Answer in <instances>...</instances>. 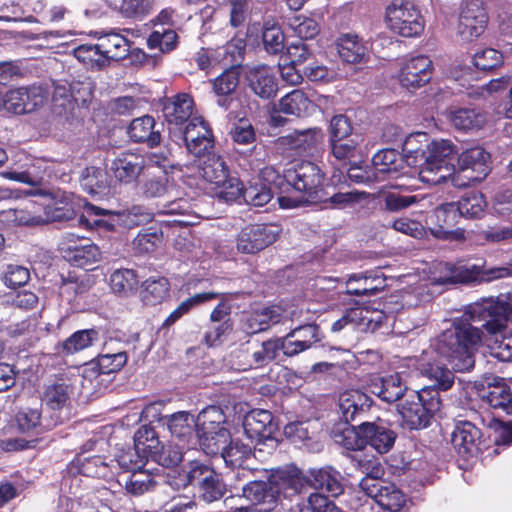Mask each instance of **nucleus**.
<instances>
[{"label": "nucleus", "mask_w": 512, "mask_h": 512, "mask_svg": "<svg viewBox=\"0 0 512 512\" xmlns=\"http://www.w3.org/2000/svg\"><path fill=\"white\" fill-rule=\"evenodd\" d=\"M425 374L435 381L406 399L399 408L403 422L410 430L428 428L442 407L440 391L449 390L454 384V374L445 366L429 364Z\"/></svg>", "instance_id": "1"}, {"label": "nucleus", "mask_w": 512, "mask_h": 512, "mask_svg": "<svg viewBox=\"0 0 512 512\" xmlns=\"http://www.w3.org/2000/svg\"><path fill=\"white\" fill-rule=\"evenodd\" d=\"M482 336L483 331L479 327L460 317L436 337L432 347L455 371L467 372L475 365L474 352Z\"/></svg>", "instance_id": "2"}, {"label": "nucleus", "mask_w": 512, "mask_h": 512, "mask_svg": "<svg viewBox=\"0 0 512 512\" xmlns=\"http://www.w3.org/2000/svg\"><path fill=\"white\" fill-rule=\"evenodd\" d=\"M415 138H407L403 144L407 164L419 167V178L429 184H440L454 172L452 164L454 145L449 140L432 141L419 148H411Z\"/></svg>", "instance_id": "3"}, {"label": "nucleus", "mask_w": 512, "mask_h": 512, "mask_svg": "<svg viewBox=\"0 0 512 512\" xmlns=\"http://www.w3.org/2000/svg\"><path fill=\"white\" fill-rule=\"evenodd\" d=\"M290 189L302 193L301 198L280 195L278 202L283 209L297 208L306 204H315L325 185V173L311 161H301L288 168Z\"/></svg>", "instance_id": "4"}, {"label": "nucleus", "mask_w": 512, "mask_h": 512, "mask_svg": "<svg viewBox=\"0 0 512 512\" xmlns=\"http://www.w3.org/2000/svg\"><path fill=\"white\" fill-rule=\"evenodd\" d=\"M341 436V445L349 451H363L369 445L380 454L388 453L397 439L392 425L380 418L352 425Z\"/></svg>", "instance_id": "5"}, {"label": "nucleus", "mask_w": 512, "mask_h": 512, "mask_svg": "<svg viewBox=\"0 0 512 512\" xmlns=\"http://www.w3.org/2000/svg\"><path fill=\"white\" fill-rule=\"evenodd\" d=\"M510 311L507 302L498 298H487L470 305L461 318L467 319L471 324L479 323L481 330L495 335L507 328Z\"/></svg>", "instance_id": "6"}, {"label": "nucleus", "mask_w": 512, "mask_h": 512, "mask_svg": "<svg viewBox=\"0 0 512 512\" xmlns=\"http://www.w3.org/2000/svg\"><path fill=\"white\" fill-rule=\"evenodd\" d=\"M385 20L388 27L402 37H418L425 28L419 7L409 0H393L386 7Z\"/></svg>", "instance_id": "7"}, {"label": "nucleus", "mask_w": 512, "mask_h": 512, "mask_svg": "<svg viewBox=\"0 0 512 512\" xmlns=\"http://www.w3.org/2000/svg\"><path fill=\"white\" fill-rule=\"evenodd\" d=\"M41 205L43 206L44 218L31 216L29 218L16 217L20 224L37 225L42 222H62L73 219L76 215L72 194L60 189L53 191H41Z\"/></svg>", "instance_id": "8"}, {"label": "nucleus", "mask_w": 512, "mask_h": 512, "mask_svg": "<svg viewBox=\"0 0 512 512\" xmlns=\"http://www.w3.org/2000/svg\"><path fill=\"white\" fill-rule=\"evenodd\" d=\"M280 233V226L274 223L247 224L236 235V250L241 254L256 255L274 244Z\"/></svg>", "instance_id": "9"}, {"label": "nucleus", "mask_w": 512, "mask_h": 512, "mask_svg": "<svg viewBox=\"0 0 512 512\" xmlns=\"http://www.w3.org/2000/svg\"><path fill=\"white\" fill-rule=\"evenodd\" d=\"M359 486L384 511L399 512L407 502L406 495L398 486L377 475L363 477Z\"/></svg>", "instance_id": "10"}, {"label": "nucleus", "mask_w": 512, "mask_h": 512, "mask_svg": "<svg viewBox=\"0 0 512 512\" xmlns=\"http://www.w3.org/2000/svg\"><path fill=\"white\" fill-rule=\"evenodd\" d=\"M325 134L320 127L307 129H295L292 132L280 136L278 145L291 155L302 157H314L323 151Z\"/></svg>", "instance_id": "11"}, {"label": "nucleus", "mask_w": 512, "mask_h": 512, "mask_svg": "<svg viewBox=\"0 0 512 512\" xmlns=\"http://www.w3.org/2000/svg\"><path fill=\"white\" fill-rule=\"evenodd\" d=\"M460 219L459 207L455 202L443 203L434 211L431 232L439 239L462 241L465 231L456 228Z\"/></svg>", "instance_id": "12"}, {"label": "nucleus", "mask_w": 512, "mask_h": 512, "mask_svg": "<svg viewBox=\"0 0 512 512\" xmlns=\"http://www.w3.org/2000/svg\"><path fill=\"white\" fill-rule=\"evenodd\" d=\"M183 139L187 150L195 157L209 154L214 148L213 131L202 116H195L187 123Z\"/></svg>", "instance_id": "13"}, {"label": "nucleus", "mask_w": 512, "mask_h": 512, "mask_svg": "<svg viewBox=\"0 0 512 512\" xmlns=\"http://www.w3.org/2000/svg\"><path fill=\"white\" fill-rule=\"evenodd\" d=\"M433 70V62L428 56L417 55L402 63L398 79L406 89L416 90L430 82Z\"/></svg>", "instance_id": "14"}, {"label": "nucleus", "mask_w": 512, "mask_h": 512, "mask_svg": "<svg viewBox=\"0 0 512 512\" xmlns=\"http://www.w3.org/2000/svg\"><path fill=\"white\" fill-rule=\"evenodd\" d=\"M372 399L360 390H348L339 397V411L341 419L349 425H357L361 422H368Z\"/></svg>", "instance_id": "15"}, {"label": "nucleus", "mask_w": 512, "mask_h": 512, "mask_svg": "<svg viewBox=\"0 0 512 512\" xmlns=\"http://www.w3.org/2000/svg\"><path fill=\"white\" fill-rule=\"evenodd\" d=\"M43 400L48 407L49 419H45L44 429L50 430L69 419L66 408L69 400V387L64 382H54L46 387Z\"/></svg>", "instance_id": "16"}, {"label": "nucleus", "mask_w": 512, "mask_h": 512, "mask_svg": "<svg viewBox=\"0 0 512 512\" xmlns=\"http://www.w3.org/2000/svg\"><path fill=\"white\" fill-rule=\"evenodd\" d=\"M488 14L481 0H466L459 15V34L465 39L480 36L486 29Z\"/></svg>", "instance_id": "17"}, {"label": "nucleus", "mask_w": 512, "mask_h": 512, "mask_svg": "<svg viewBox=\"0 0 512 512\" xmlns=\"http://www.w3.org/2000/svg\"><path fill=\"white\" fill-rule=\"evenodd\" d=\"M245 80L250 91L262 100H272L278 92V79L274 68L266 64L249 67Z\"/></svg>", "instance_id": "18"}, {"label": "nucleus", "mask_w": 512, "mask_h": 512, "mask_svg": "<svg viewBox=\"0 0 512 512\" xmlns=\"http://www.w3.org/2000/svg\"><path fill=\"white\" fill-rule=\"evenodd\" d=\"M459 171L471 182H481L491 171V155L482 147L464 150L457 159Z\"/></svg>", "instance_id": "19"}, {"label": "nucleus", "mask_w": 512, "mask_h": 512, "mask_svg": "<svg viewBox=\"0 0 512 512\" xmlns=\"http://www.w3.org/2000/svg\"><path fill=\"white\" fill-rule=\"evenodd\" d=\"M59 251L67 262L75 267L86 268L101 259V251L89 239H67Z\"/></svg>", "instance_id": "20"}, {"label": "nucleus", "mask_w": 512, "mask_h": 512, "mask_svg": "<svg viewBox=\"0 0 512 512\" xmlns=\"http://www.w3.org/2000/svg\"><path fill=\"white\" fill-rule=\"evenodd\" d=\"M481 430L470 421H458L451 435V443L460 457L470 459L480 451Z\"/></svg>", "instance_id": "21"}, {"label": "nucleus", "mask_w": 512, "mask_h": 512, "mask_svg": "<svg viewBox=\"0 0 512 512\" xmlns=\"http://www.w3.org/2000/svg\"><path fill=\"white\" fill-rule=\"evenodd\" d=\"M243 429L250 440L264 442L274 440L279 427L270 411L253 409L245 415Z\"/></svg>", "instance_id": "22"}, {"label": "nucleus", "mask_w": 512, "mask_h": 512, "mask_svg": "<svg viewBox=\"0 0 512 512\" xmlns=\"http://www.w3.org/2000/svg\"><path fill=\"white\" fill-rule=\"evenodd\" d=\"M220 69H223V71L211 81L212 91L218 97V106L228 110L233 101L232 95L240 83L242 66L224 63Z\"/></svg>", "instance_id": "23"}, {"label": "nucleus", "mask_w": 512, "mask_h": 512, "mask_svg": "<svg viewBox=\"0 0 512 512\" xmlns=\"http://www.w3.org/2000/svg\"><path fill=\"white\" fill-rule=\"evenodd\" d=\"M270 478L278 501L281 498L289 499L300 494L307 486L306 474L296 466L278 469Z\"/></svg>", "instance_id": "24"}, {"label": "nucleus", "mask_w": 512, "mask_h": 512, "mask_svg": "<svg viewBox=\"0 0 512 512\" xmlns=\"http://www.w3.org/2000/svg\"><path fill=\"white\" fill-rule=\"evenodd\" d=\"M366 389L381 401L390 404L401 399L407 388L401 376L398 373H394L388 376L371 375Z\"/></svg>", "instance_id": "25"}, {"label": "nucleus", "mask_w": 512, "mask_h": 512, "mask_svg": "<svg viewBox=\"0 0 512 512\" xmlns=\"http://www.w3.org/2000/svg\"><path fill=\"white\" fill-rule=\"evenodd\" d=\"M194 99L189 93H177L164 100L162 112L168 125L180 127L193 117Z\"/></svg>", "instance_id": "26"}, {"label": "nucleus", "mask_w": 512, "mask_h": 512, "mask_svg": "<svg viewBox=\"0 0 512 512\" xmlns=\"http://www.w3.org/2000/svg\"><path fill=\"white\" fill-rule=\"evenodd\" d=\"M307 486L337 497L344 492L341 474L332 466L311 468L306 474Z\"/></svg>", "instance_id": "27"}, {"label": "nucleus", "mask_w": 512, "mask_h": 512, "mask_svg": "<svg viewBox=\"0 0 512 512\" xmlns=\"http://www.w3.org/2000/svg\"><path fill=\"white\" fill-rule=\"evenodd\" d=\"M243 495L253 505L259 506V512H270L278 505L274 486L269 477L268 481H251L243 487Z\"/></svg>", "instance_id": "28"}, {"label": "nucleus", "mask_w": 512, "mask_h": 512, "mask_svg": "<svg viewBox=\"0 0 512 512\" xmlns=\"http://www.w3.org/2000/svg\"><path fill=\"white\" fill-rule=\"evenodd\" d=\"M209 454L221 453L226 465L237 468L242 467L244 462L252 455V447L248 443H244L240 439H223L218 442H213Z\"/></svg>", "instance_id": "29"}, {"label": "nucleus", "mask_w": 512, "mask_h": 512, "mask_svg": "<svg viewBox=\"0 0 512 512\" xmlns=\"http://www.w3.org/2000/svg\"><path fill=\"white\" fill-rule=\"evenodd\" d=\"M366 197L365 192L357 190L343 191V186L337 188L326 184L315 204H321L326 209H345L354 206Z\"/></svg>", "instance_id": "30"}, {"label": "nucleus", "mask_w": 512, "mask_h": 512, "mask_svg": "<svg viewBox=\"0 0 512 512\" xmlns=\"http://www.w3.org/2000/svg\"><path fill=\"white\" fill-rule=\"evenodd\" d=\"M145 166L144 157L130 151L121 152L113 160L111 170L120 182L135 181Z\"/></svg>", "instance_id": "31"}, {"label": "nucleus", "mask_w": 512, "mask_h": 512, "mask_svg": "<svg viewBox=\"0 0 512 512\" xmlns=\"http://www.w3.org/2000/svg\"><path fill=\"white\" fill-rule=\"evenodd\" d=\"M156 121L151 115H144L131 121L128 127V135L134 143H145L153 148L161 143L162 137L159 130L155 129Z\"/></svg>", "instance_id": "32"}, {"label": "nucleus", "mask_w": 512, "mask_h": 512, "mask_svg": "<svg viewBox=\"0 0 512 512\" xmlns=\"http://www.w3.org/2000/svg\"><path fill=\"white\" fill-rule=\"evenodd\" d=\"M337 52L341 60L348 64H360L368 60L367 47L363 40L355 34H342L336 42Z\"/></svg>", "instance_id": "33"}, {"label": "nucleus", "mask_w": 512, "mask_h": 512, "mask_svg": "<svg viewBox=\"0 0 512 512\" xmlns=\"http://www.w3.org/2000/svg\"><path fill=\"white\" fill-rule=\"evenodd\" d=\"M99 331L95 328L77 330L64 341L58 342L55 347V355L70 356L83 351L98 340Z\"/></svg>", "instance_id": "34"}, {"label": "nucleus", "mask_w": 512, "mask_h": 512, "mask_svg": "<svg viewBox=\"0 0 512 512\" xmlns=\"http://www.w3.org/2000/svg\"><path fill=\"white\" fill-rule=\"evenodd\" d=\"M385 287V279L372 272L353 274L346 283V293L353 296H373Z\"/></svg>", "instance_id": "35"}, {"label": "nucleus", "mask_w": 512, "mask_h": 512, "mask_svg": "<svg viewBox=\"0 0 512 512\" xmlns=\"http://www.w3.org/2000/svg\"><path fill=\"white\" fill-rule=\"evenodd\" d=\"M110 182L108 172L95 166L87 167L80 180L83 191L97 199H101L110 193Z\"/></svg>", "instance_id": "36"}, {"label": "nucleus", "mask_w": 512, "mask_h": 512, "mask_svg": "<svg viewBox=\"0 0 512 512\" xmlns=\"http://www.w3.org/2000/svg\"><path fill=\"white\" fill-rule=\"evenodd\" d=\"M170 282L164 276H151L141 284L140 299L145 306L162 304L170 296Z\"/></svg>", "instance_id": "37"}, {"label": "nucleus", "mask_w": 512, "mask_h": 512, "mask_svg": "<svg viewBox=\"0 0 512 512\" xmlns=\"http://www.w3.org/2000/svg\"><path fill=\"white\" fill-rule=\"evenodd\" d=\"M482 399L494 409H502L506 413H512V390L504 378L495 377L494 382L488 383Z\"/></svg>", "instance_id": "38"}, {"label": "nucleus", "mask_w": 512, "mask_h": 512, "mask_svg": "<svg viewBox=\"0 0 512 512\" xmlns=\"http://www.w3.org/2000/svg\"><path fill=\"white\" fill-rule=\"evenodd\" d=\"M98 41L107 65L110 61L124 60L129 55L131 42L119 33L109 32Z\"/></svg>", "instance_id": "39"}, {"label": "nucleus", "mask_w": 512, "mask_h": 512, "mask_svg": "<svg viewBox=\"0 0 512 512\" xmlns=\"http://www.w3.org/2000/svg\"><path fill=\"white\" fill-rule=\"evenodd\" d=\"M39 319L36 315H28L24 319L10 323L4 328L5 334L12 339L25 338L29 346H34L42 337Z\"/></svg>", "instance_id": "40"}, {"label": "nucleus", "mask_w": 512, "mask_h": 512, "mask_svg": "<svg viewBox=\"0 0 512 512\" xmlns=\"http://www.w3.org/2000/svg\"><path fill=\"white\" fill-rule=\"evenodd\" d=\"M405 163H407L406 153L403 155L392 148L382 149L372 157L375 171L382 174L398 173L404 168Z\"/></svg>", "instance_id": "41"}, {"label": "nucleus", "mask_w": 512, "mask_h": 512, "mask_svg": "<svg viewBox=\"0 0 512 512\" xmlns=\"http://www.w3.org/2000/svg\"><path fill=\"white\" fill-rule=\"evenodd\" d=\"M109 285L114 294L127 297L134 294L139 286V277L133 269L121 268L111 273Z\"/></svg>", "instance_id": "42"}, {"label": "nucleus", "mask_w": 512, "mask_h": 512, "mask_svg": "<svg viewBox=\"0 0 512 512\" xmlns=\"http://www.w3.org/2000/svg\"><path fill=\"white\" fill-rule=\"evenodd\" d=\"M201 177L215 186L225 183L229 168L221 156L208 154L199 168Z\"/></svg>", "instance_id": "43"}, {"label": "nucleus", "mask_w": 512, "mask_h": 512, "mask_svg": "<svg viewBox=\"0 0 512 512\" xmlns=\"http://www.w3.org/2000/svg\"><path fill=\"white\" fill-rule=\"evenodd\" d=\"M83 85L80 82L69 83L67 81L57 82L54 84L52 92V101L55 106L63 109L71 106L72 103L86 102L84 96H80L81 88Z\"/></svg>", "instance_id": "44"}, {"label": "nucleus", "mask_w": 512, "mask_h": 512, "mask_svg": "<svg viewBox=\"0 0 512 512\" xmlns=\"http://www.w3.org/2000/svg\"><path fill=\"white\" fill-rule=\"evenodd\" d=\"M146 43L149 49L168 54L178 48L180 40L176 28H157L150 33Z\"/></svg>", "instance_id": "45"}, {"label": "nucleus", "mask_w": 512, "mask_h": 512, "mask_svg": "<svg viewBox=\"0 0 512 512\" xmlns=\"http://www.w3.org/2000/svg\"><path fill=\"white\" fill-rule=\"evenodd\" d=\"M459 214L468 219H480L485 212L487 202L483 193L479 191H470L465 193L458 202Z\"/></svg>", "instance_id": "46"}, {"label": "nucleus", "mask_w": 512, "mask_h": 512, "mask_svg": "<svg viewBox=\"0 0 512 512\" xmlns=\"http://www.w3.org/2000/svg\"><path fill=\"white\" fill-rule=\"evenodd\" d=\"M452 125L462 131L481 128L486 122V116L473 108H459L450 114Z\"/></svg>", "instance_id": "47"}, {"label": "nucleus", "mask_w": 512, "mask_h": 512, "mask_svg": "<svg viewBox=\"0 0 512 512\" xmlns=\"http://www.w3.org/2000/svg\"><path fill=\"white\" fill-rule=\"evenodd\" d=\"M311 105V100L299 89L287 93L279 102L281 112L297 117L307 114Z\"/></svg>", "instance_id": "48"}, {"label": "nucleus", "mask_w": 512, "mask_h": 512, "mask_svg": "<svg viewBox=\"0 0 512 512\" xmlns=\"http://www.w3.org/2000/svg\"><path fill=\"white\" fill-rule=\"evenodd\" d=\"M163 426H167L172 436L185 439L193 433V416L187 411H178L167 415Z\"/></svg>", "instance_id": "49"}, {"label": "nucleus", "mask_w": 512, "mask_h": 512, "mask_svg": "<svg viewBox=\"0 0 512 512\" xmlns=\"http://www.w3.org/2000/svg\"><path fill=\"white\" fill-rule=\"evenodd\" d=\"M134 446L139 449L141 453L147 455L151 459L154 451L162 449V442L155 429L150 425H142L134 435Z\"/></svg>", "instance_id": "50"}, {"label": "nucleus", "mask_w": 512, "mask_h": 512, "mask_svg": "<svg viewBox=\"0 0 512 512\" xmlns=\"http://www.w3.org/2000/svg\"><path fill=\"white\" fill-rule=\"evenodd\" d=\"M74 56L90 69H101L106 67V59L100 48V43H85L73 50Z\"/></svg>", "instance_id": "51"}, {"label": "nucleus", "mask_w": 512, "mask_h": 512, "mask_svg": "<svg viewBox=\"0 0 512 512\" xmlns=\"http://www.w3.org/2000/svg\"><path fill=\"white\" fill-rule=\"evenodd\" d=\"M260 179L262 185L271 189V191L282 194L290 190L288 168L280 173L274 166H265L260 170Z\"/></svg>", "instance_id": "52"}, {"label": "nucleus", "mask_w": 512, "mask_h": 512, "mask_svg": "<svg viewBox=\"0 0 512 512\" xmlns=\"http://www.w3.org/2000/svg\"><path fill=\"white\" fill-rule=\"evenodd\" d=\"M199 497L206 503H212L220 500L226 493V485L223 482L221 474L214 473V476L209 477L198 488Z\"/></svg>", "instance_id": "53"}, {"label": "nucleus", "mask_w": 512, "mask_h": 512, "mask_svg": "<svg viewBox=\"0 0 512 512\" xmlns=\"http://www.w3.org/2000/svg\"><path fill=\"white\" fill-rule=\"evenodd\" d=\"M289 27L299 40H308L315 38L320 32L318 22L304 15H297L289 19Z\"/></svg>", "instance_id": "54"}, {"label": "nucleus", "mask_w": 512, "mask_h": 512, "mask_svg": "<svg viewBox=\"0 0 512 512\" xmlns=\"http://www.w3.org/2000/svg\"><path fill=\"white\" fill-rule=\"evenodd\" d=\"M264 49L271 55L281 54L285 49V36L279 25H265L262 32Z\"/></svg>", "instance_id": "55"}, {"label": "nucleus", "mask_w": 512, "mask_h": 512, "mask_svg": "<svg viewBox=\"0 0 512 512\" xmlns=\"http://www.w3.org/2000/svg\"><path fill=\"white\" fill-rule=\"evenodd\" d=\"M127 360L128 356L124 351L102 353L97 356L95 365L99 374H111L120 371L126 365Z\"/></svg>", "instance_id": "56"}, {"label": "nucleus", "mask_w": 512, "mask_h": 512, "mask_svg": "<svg viewBox=\"0 0 512 512\" xmlns=\"http://www.w3.org/2000/svg\"><path fill=\"white\" fill-rule=\"evenodd\" d=\"M420 198L417 195H404L399 192H387L382 196L381 206L384 211L397 213L414 204H417Z\"/></svg>", "instance_id": "57"}, {"label": "nucleus", "mask_w": 512, "mask_h": 512, "mask_svg": "<svg viewBox=\"0 0 512 512\" xmlns=\"http://www.w3.org/2000/svg\"><path fill=\"white\" fill-rule=\"evenodd\" d=\"M246 51V41L243 38L233 37L224 46L218 47V55L223 63L241 65Z\"/></svg>", "instance_id": "58"}, {"label": "nucleus", "mask_w": 512, "mask_h": 512, "mask_svg": "<svg viewBox=\"0 0 512 512\" xmlns=\"http://www.w3.org/2000/svg\"><path fill=\"white\" fill-rule=\"evenodd\" d=\"M45 419H49V416L42 419L41 411L37 408H23L16 414V423L22 433L32 432L40 426L44 427Z\"/></svg>", "instance_id": "59"}, {"label": "nucleus", "mask_w": 512, "mask_h": 512, "mask_svg": "<svg viewBox=\"0 0 512 512\" xmlns=\"http://www.w3.org/2000/svg\"><path fill=\"white\" fill-rule=\"evenodd\" d=\"M474 66L481 71L489 72L503 64V55L493 48H485L473 55Z\"/></svg>", "instance_id": "60"}, {"label": "nucleus", "mask_w": 512, "mask_h": 512, "mask_svg": "<svg viewBox=\"0 0 512 512\" xmlns=\"http://www.w3.org/2000/svg\"><path fill=\"white\" fill-rule=\"evenodd\" d=\"M1 279L6 287L16 289L29 282L30 271L27 267L22 265L8 264Z\"/></svg>", "instance_id": "61"}, {"label": "nucleus", "mask_w": 512, "mask_h": 512, "mask_svg": "<svg viewBox=\"0 0 512 512\" xmlns=\"http://www.w3.org/2000/svg\"><path fill=\"white\" fill-rule=\"evenodd\" d=\"M353 125L350 118L344 114L334 115L329 125V142L344 141L352 135Z\"/></svg>", "instance_id": "62"}, {"label": "nucleus", "mask_w": 512, "mask_h": 512, "mask_svg": "<svg viewBox=\"0 0 512 512\" xmlns=\"http://www.w3.org/2000/svg\"><path fill=\"white\" fill-rule=\"evenodd\" d=\"M216 471L209 465L202 463L201 461L194 460L189 463V469L185 474L184 486L192 485L199 487L209 477L214 476Z\"/></svg>", "instance_id": "63"}, {"label": "nucleus", "mask_w": 512, "mask_h": 512, "mask_svg": "<svg viewBox=\"0 0 512 512\" xmlns=\"http://www.w3.org/2000/svg\"><path fill=\"white\" fill-rule=\"evenodd\" d=\"M300 512H343L336 504L322 493L309 495Z\"/></svg>", "instance_id": "64"}]
</instances>
